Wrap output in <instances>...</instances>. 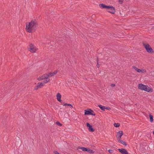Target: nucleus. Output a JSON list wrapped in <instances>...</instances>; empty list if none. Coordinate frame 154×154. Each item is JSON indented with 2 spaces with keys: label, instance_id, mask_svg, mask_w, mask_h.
Wrapping results in <instances>:
<instances>
[{
  "label": "nucleus",
  "instance_id": "f257e3e1",
  "mask_svg": "<svg viewBox=\"0 0 154 154\" xmlns=\"http://www.w3.org/2000/svg\"><path fill=\"white\" fill-rule=\"evenodd\" d=\"M38 23L35 20H32L29 23H26V29L29 33L32 32V31L35 32L38 26Z\"/></svg>",
  "mask_w": 154,
  "mask_h": 154
},
{
  "label": "nucleus",
  "instance_id": "f03ea898",
  "mask_svg": "<svg viewBox=\"0 0 154 154\" xmlns=\"http://www.w3.org/2000/svg\"><path fill=\"white\" fill-rule=\"evenodd\" d=\"M99 6L101 8L106 9L109 10L108 11L112 14H114L115 12V10L114 7L111 6L106 5L103 4H99Z\"/></svg>",
  "mask_w": 154,
  "mask_h": 154
},
{
  "label": "nucleus",
  "instance_id": "7ed1b4c3",
  "mask_svg": "<svg viewBox=\"0 0 154 154\" xmlns=\"http://www.w3.org/2000/svg\"><path fill=\"white\" fill-rule=\"evenodd\" d=\"M138 88L149 92H152L153 89L149 88L148 86L142 84H139L138 85Z\"/></svg>",
  "mask_w": 154,
  "mask_h": 154
},
{
  "label": "nucleus",
  "instance_id": "20e7f679",
  "mask_svg": "<svg viewBox=\"0 0 154 154\" xmlns=\"http://www.w3.org/2000/svg\"><path fill=\"white\" fill-rule=\"evenodd\" d=\"M142 44L143 46L148 52L150 53H154L153 49L148 44H146L144 42H143Z\"/></svg>",
  "mask_w": 154,
  "mask_h": 154
},
{
  "label": "nucleus",
  "instance_id": "39448f33",
  "mask_svg": "<svg viewBox=\"0 0 154 154\" xmlns=\"http://www.w3.org/2000/svg\"><path fill=\"white\" fill-rule=\"evenodd\" d=\"M85 115H91L92 116H95V114L94 111L90 109H87L85 110Z\"/></svg>",
  "mask_w": 154,
  "mask_h": 154
},
{
  "label": "nucleus",
  "instance_id": "423d86ee",
  "mask_svg": "<svg viewBox=\"0 0 154 154\" xmlns=\"http://www.w3.org/2000/svg\"><path fill=\"white\" fill-rule=\"evenodd\" d=\"M29 51L31 53H34L36 52V49L35 48L34 46L32 44H31L29 45V48H28Z\"/></svg>",
  "mask_w": 154,
  "mask_h": 154
},
{
  "label": "nucleus",
  "instance_id": "0eeeda50",
  "mask_svg": "<svg viewBox=\"0 0 154 154\" xmlns=\"http://www.w3.org/2000/svg\"><path fill=\"white\" fill-rule=\"evenodd\" d=\"M80 149H82L83 151L87 152H88L91 153H94V151L91 149H90L88 148H85L83 147H81L79 148Z\"/></svg>",
  "mask_w": 154,
  "mask_h": 154
},
{
  "label": "nucleus",
  "instance_id": "6e6552de",
  "mask_svg": "<svg viewBox=\"0 0 154 154\" xmlns=\"http://www.w3.org/2000/svg\"><path fill=\"white\" fill-rule=\"evenodd\" d=\"M123 131H120L117 132L116 137L118 140L121 139V137L123 135Z\"/></svg>",
  "mask_w": 154,
  "mask_h": 154
},
{
  "label": "nucleus",
  "instance_id": "1a4fd4ad",
  "mask_svg": "<svg viewBox=\"0 0 154 154\" xmlns=\"http://www.w3.org/2000/svg\"><path fill=\"white\" fill-rule=\"evenodd\" d=\"M86 126L88 128V129L90 132H93L94 131V129L93 128L92 125H90L89 123H87Z\"/></svg>",
  "mask_w": 154,
  "mask_h": 154
},
{
  "label": "nucleus",
  "instance_id": "9d476101",
  "mask_svg": "<svg viewBox=\"0 0 154 154\" xmlns=\"http://www.w3.org/2000/svg\"><path fill=\"white\" fill-rule=\"evenodd\" d=\"M118 150L122 154H129L127 150L125 149H119Z\"/></svg>",
  "mask_w": 154,
  "mask_h": 154
},
{
  "label": "nucleus",
  "instance_id": "9b49d317",
  "mask_svg": "<svg viewBox=\"0 0 154 154\" xmlns=\"http://www.w3.org/2000/svg\"><path fill=\"white\" fill-rule=\"evenodd\" d=\"M44 83L42 82L41 83L39 82L38 83V85H37L34 88V90H37L38 88H40L41 87L43 86Z\"/></svg>",
  "mask_w": 154,
  "mask_h": 154
},
{
  "label": "nucleus",
  "instance_id": "f8f14e48",
  "mask_svg": "<svg viewBox=\"0 0 154 154\" xmlns=\"http://www.w3.org/2000/svg\"><path fill=\"white\" fill-rule=\"evenodd\" d=\"M47 77H49V76L47 75V74H44L41 77H39L38 78V81H41L43 79H45V78H47Z\"/></svg>",
  "mask_w": 154,
  "mask_h": 154
},
{
  "label": "nucleus",
  "instance_id": "ddd939ff",
  "mask_svg": "<svg viewBox=\"0 0 154 154\" xmlns=\"http://www.w3.org/2000/svg\"><path fill=\"white\" fill-rule=\"evenodd\" d=\"M56 97L57 100L60 102H61V94L59 93H58L57 94Z\"/></svg>",
  "mask_w": 154,
  "mask_h": 154
},
{
  "label": "nucleus",
  "instance_id": "4468645a",
  "mask_svg": "<svg viewBox=\"0 0 154 154\" xmlns=\"http://www.w3.org/2000/svg\"><path fill=\"white\" fill-rule=\"evenodd\" d=\"M118 141L119 142L125 146H126L127 145V143L125 141L122 140H121V139L118 140Z\"/></svg>",
  "mask_w": 154,
  "mask_h": 154
},
{
  "label": "nucleus",
  "instance_id": "2eb2a0df",
  "mask_svg": "<svg viewBox=\"0 0 154 154\" xmlns=\"http://www.w3.org/2000/svg\"><path fill=\"white\" fill-rule=\"evenodd\" d=\"M133 68L136 71L138 72H142V69H138L135 66H133Z\"/></svg>",
  "mask_w": 154,
  "mask_h": 154
},
{
  "label": "nucleus",
  "instance_id": "dca6fc26",
  "mask_svg": "<svg viewBox=\"0 0 154 154\" xmlns=\"http://www.w3.org/2000/svg\"><path fill=\"white\" fill-rule=\"evenodd\" d=\"M98 106L102 110H105V106H103L101 105H98Z\"/></svg>",
  "mask_w": 154,
  "mask_h": 154
},
{
  "label": "nucleus",
  "instance_id": "f3484780",
  "mask_svg": "<svg viewBox=\"0 0 154 154\" xmlns=\"http://www.w3.org/2000/svg\"><path fill=\"white\" fill-rule=\"evenodd\" d=\"M149 121L151 122H153V116L152 115L149 114Z\"/></svg>",
  "mask_w": 154,
  "mask_h": 154
},
{
  "label": "nucleus",
  "instance_id": "a211bd4d",
  "mask_svg": "<svg viewBox=\"0 0 154 154\" xmlns=\"http://www.w3.org/2000/svg\"><path fill=\"white\" fill-rule=\"evenodd\" d=\"M48 77H47V78H45L46 80L44 81V82H43V83H44V84L45 83H46L49 81L50 79L48 78Z\"/></svg>",
  "mask_w": 154,
  "mask_h": 154
},
{
  "label": "nucleus",
  "instance_id": "6ab92c4d",
  "mask_svg": "<svg viewBox=\"0 0 154 154\" xmlns=\"http://www.w3.org/2000/svg\"><path fill=\"white\" fill-rule=\"evenodd\" d=\"M113 125H114V126L115 127H117V128L119 127L120 126V124L118 123H114Z\"/></svg>",
  "mask_w": 154,
  "mask_h": 154
},
{
  "label": "nucleus",
  "instance_id": "aec40b11",
  "mask_svg": "<svg viewBox=\"0 0 154 154\" xmlns=\"http://www.w3.org/2000/svg\"><path fill=\"white\" fill-rule=\"evenodd\" d=\"M47 75L49 76V77H51L54 75L53 72L49 73L48 74H47Z\"/></svg>",
  "mask_w": 154,
  "mask_h": 154
},
{
  "label": "nucleus",
  "instance_id": "412c9836",
  "mask_svg": "<svg viewBox=\"0 0 154 154\" xmlns=\"http://www.w3.org/2000/svg\"><path fill=\"white\" fill-rule=\"evenodd\" d=\"M56 124L58 126H61L62 125V124H61V123H60L59 122H56Z\"/></svg>",
  "mask_w": 154,
  "mask_h": 154
},
{
  "label": "nucleus",
  "instance_id": "4be33fe9",
  "mask_svg": "<svg viewBox=\"0 0 154 154\" xmlns=\"http://www.w3.org/2000/svg\"><path fill=\"white\" fill-rule=\"evenodd\" d=\"M97 68H99L100 67V65L99 64V63H98V57H97Z\"/></svg>",
  "mask_w": 154,
  "mask_h": 154
},
{
  "label": "nucleus",
  "instance_id": "5701e85b",
  "mask_svg": "<svg viewBox=\"0 0 154 154\" xmlns=\"http://www.w3.org/2000/svg\"><path fill=\"white\" fill-rule=\"evenodd\" d=\"M63 105L65 106H71V104L66 103Z\"/></svg>",
  "mask_w": 154,
  "mask_h": 154
},
{
  "label": "nucleus",
  "instance_id": "b1692460",
  "mask_svg": "<svg viewBox=\"0 0 154 154\" xmlns=\"http://www.w3.org/2000/svg\"><path fill=\"white\" fill-rule=\"evenodd\" d=\"M108 151L109 152L110 154L112 153L113 152V151L111 149H109L108 150Z\"/></svg>",
  "mask_w": 154,
  "mask_h": 154
},
{
  "label": "nucleus",
  "instance_id": "393cba45",
  "mask_svg": "<svg viewBox=\"0 0 154 154\" xmlns=\"http://www.w3.org/2000/svg\"><path fill=\"white\" fill-rule=\"evenodd\" d=\"M105 109H107L108 110H109L111 109L109 107L105 106Z\"/></svg>",
  "mask_w": 154,
  "mask_h": 154
},
{
  "label": "nucleus",
  "instance_id": "a878e982",
  "mask_svg": "<svg viewBox=\"0 0 154 154\" xmlns=\"http://www.w3.org/2000/svg\"><path fill=\"white\" fill-rule=\"evenodd\" d=\"M124 0H119V2L120 4H122Z\"/></svg>",
  "mask_w": 154,
  "mask_h": 154
},
{
  "label": "nucleus",
  "instance_id": "bb28decb",
  "mask_svg": "<svg viewBox=\"0 0 154 154\" xmlns=\"http://www.w3.org/2000/svg\"><path fill=\"white\" fill-rule=\"evenodd\" d=\"M142 70V72H141L142 73H145L146 72V70L145 69H141Z\"/></svg>",
  "mask_w": 154,
  "mask_h": 154
},
{
  "label": "nucleus",
  "instance_id": "cd10ccee",
  "mask_svg": "<svg viewBox=\"0 0 154 154\" xmlns=\"http://www.w3.org/2000/svg\"><path fill=\"white\" fill-rule=\"evenodd\" d=\"M58 71H57V70H56V71H55L54 72H53V74H54V75H55L56 74L57 72Z\"/></svg>",
  "mask_w": 154,
  "mask_h": 154
},
{
  "label": "nucleus",
  "instance_id": "c85d7f7f",
  "mask_svg": "<svg viewBox=\"0 0 154 154\" xmlns=\"http://www.w3.org/2000/svg\"><path fill=\"white\" fill-rule=\"evenodd\" d=\"M54 154H60L57 151H54Z\"/></svg>",
  "mask_w": 154,
  "mask_h": 154
},
{
  "label": "nucleus",
  "instance_id": "c756f323",
  "mask_svg": "<svg viewBox=\"0 0 154 154\" xmlns=\"http://www.w3.org/2000/svg\"><path fill=\"white\" fill-rule=\"evenodd\" d=\"M112 87H113L115 86V84H112L110 85Z\"/></svg>",
  "mask_w": 154,
  "mask_h": 154
},
{
  "label": "nucleus",
  "instance_id": "7c9ffc66",
  "mask_svg": "<svg viewBox=\"0 0 154 154\" xmlns=\"http://www.w3.org/2000/svg\"><path fill=\"white\" fill-rule=\"evenodd\" d=\"M70 106V107L71 108H73V106L72 105V104H71V106Z\"/></svg>",
  "mask_w": 154,
  "mask_h": 154
},
{
  "label": "nucleus",
  "instance_id": "2f4dec72",
  "mask_svg": "<svg viewBox=\"0 0 154 154\" xmlns=\"http://www.w3.org/2000/svg\"><path fill=\"white\" fill-rule=\"evenodd\" d=\"M152 29H154V26L152 27Z\"/></svg>",
  "mask_w": 154,
  "mask_h": 154
},
{
  "label": "nucleus",
  "instance_id": "473e14b6",
  "mask_svg": "<svg viewBox=\"0 0 154 154\" xmlns=\"http://www.w3.org/2000/svg\"><path fill=\"white\" fill-rule=\"evenodd\" d=\"M153 135H154V131H153Z\"/></svg>",
  "mask_w": 154,
  "mask_h": 154
},
{
  "label": "nucleus",
  "instance_id": "72a5a7b5",
  "mask_svg": "<svg viewBox=\"0 0 154 154\" xmlns=\"http://www.w3.org/2000/svg\"><path fill=\"white\" fill-rule=\"evenodd\" d=\"M19 142H20V140L19 139Z\"/></svg>",
  "mask_w": 154,
  "mask_h": 154
}]
</instances>
